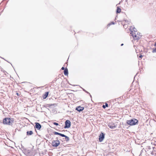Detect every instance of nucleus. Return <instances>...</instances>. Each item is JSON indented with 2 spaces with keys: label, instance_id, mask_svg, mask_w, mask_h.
<instances>
[{
  "label": "nucleus",
  "instance_id": "nucleus-14",
  "mask_svg": "<svg viewBox=\"0 0 156 156\" xmlns=\"http://www.w3.org/2000/svg\"><path fill=\"white\" fill-rule=\"evenodd\" d=\"M121 9L120 8L118 7L117 10V12L119 13L121 12Z\"/></svg>",
  "mask_w": 156,
  "mask_h": 156
},
{
  "label": "nucleus",
  "instance_id": "nucleus-16",
  "mask_svg": "<svg viewBox=\"0 0 156 156\" xmlns=\"http://www.w3.org/2000/svg\"><path fill=\"white\" fill-rule=\"evenodd\" d=\"M105 106H106V107H108V104L105 103V105H103L102 107L104 108H105Z\"/></svg>",
  "mask_w": 156,
  "mask_h": 156
},
{
  "label": "nucleus",
  "instance_id": "nucleus-7",
  "mask_svg": "<svg viewBox=\"0 0 156 156\" xmlns=\"http://www.w3.org/2000/svg\"><path fill=\"white\" fill-rule=\"evenodd\" d=\"M76 109L78 112H80L83 111L84 109V108L80 106H79L76 107Z\"/></svg>",
  "mask_w": 156,
  "mask_h": 156
},
{
  "label": "nucleus",
  "instance_id": "nucleus-13",
  "mask_svg": "<svg viewBox=\"0 0 156 156\" xmlns=\"http://www.w3.org/2000/svg\"><path fill=\"white\" fill-rule=\"evenodd\" d=\"M27 134L29 135H31L33 134V132L32 131H30L29 132H27Z\"/></svg>",
  "mask_w": 156,
  "mask_h": 156
},
{
  "label": "nucleus",
  "instance_id": "nucleus-15",
  "mask_svg": "<svg viewBox=\"0 0 156 156\" xmlns=\"http://www.w3.org/2000/svg\"><path fill=\"white\" fill-rule=\"evenodd\" d=\"M63 137H65V138L66 139V141H68L69 140V138L67 136H66L65 135V136H63Z\"/></svg>",
  "mask_w": 156,
  "mask_h": 156
},
{
  "label": "nucleus",
  "instance_id": "nucleus-12",
  "mask_svg": "<svg viewBox=\"0 0 156 156\" xmlns=\"http://www.w3.org/2000/svg\"><path fill=\"white\" fill-rule=\"evenodd\" d=\"M48 92H46L45 94L44 95V99L46 98L47 97V96H48Z\"/></svg>",
  "mask_w": 156,
  "mask_h": 156
},
{
  "label": "nucleus",
  "instance_id": "nucleus-10",
  "mask_svg": "<svg viewBox=\"0 0 156 156\" xmlns=\"http://www.w3.org/2000/svg\"><path fill=\"white\" fill-rule=\"evenodd\" d=\"M54 134H55V135H59L61 136H62V137L65 136V135H64L63 134H62L60 133H58L57 132H55Z\"/></svg>",
  "mask_w": 156,
  "mask_h": 156
},
{
  "label": "nucleus",
  "instance_id": "nucleus-6",
  "mask_svg": "<svg viewBox=\"0 0 156 156\" xmlns=\"http://www.w3.org/2000/svg\"><path fill=\"white\" fill-rule=\"evenodd\" d=\"M104 135L103 133L100 134L99 136V140L100 142H102L104 138Z\"/></svg>",
  "mask_w": 156,
  "mask_h": 156
},
{
  "label": "nucleus",
  "instance_id": "nucleus-22",
  "mask_svg": "<svg viewBox=\"0 0 156 156\" xmlns=\"http://www.w3.org/2000/svg\"><path fill=\"white\" fill-rule=\"evenodd\" d=\"M123 44H121V46H122L123 45Z\"/></svg>",
  "mask_w": 156,
  "mask_h": 156
},
{
  "label": "nucleus",
  "instance_id": "nucleus-19",
  "mask_svg": "<svg viewBox=\"0 0 156 156\" xmlns=\"http://www.w3.org/2000/svg\"><path fill=\"white\" fill-rule=\"evenodd\" d=\"M53 124L56 126H58V124L56 122H54Z\"/></svg>",
  "mask_w": 156,
  "mask_h": 156
},
{
  "label": "nucleus",
  "instance_id": "nucleus-11",
  "mask_svg": "<svg viewBox=\"0 0 156 156\" xmlns=\"http://www.w3.org/2000/svg\"><path fill=\"white\" fill-rule=\"evenodd\" d=\"M64 74L65 75H67L68 74V70L67 69H66L64 72Z\"/></svg>",
  "mask_w": 156,
  "mask_h": 156
},
{
  "label": "nucleus",
  "instance_id": "nucleus-17",
  "mask_svg": "<svg viewBox=\"0 0 156 156\" xmlns=\"http://www.w3.org/2000/svg\"><path fill=\"white\" fill-rule=\"evenodd\" d=\"M152 52L154 53L156 52V48L153 49L152 51Z\"/></svg>",
  "mask_w": 156,
  "mask_h": 156
},
{
  "label": "nucleus",
  "instance_id": "nucleus-4",
  "mask_svg": "<svg viewBox=\"0 0 156 156\" xmlns=\"http://www.w3.org/2000/svg\"><path fill=\"white\" fill-rule=\"evenodd\" d=\"M60 144V142L58 140H53L52 142V144L53 147H56Z\"/></svg>",
  "mask_w": 156,
  "mask_h": 156
},
{
  "label": "nucleus",
  "instance_id": "nucleus-3",
  "mask_svg": "<svg viewBox=\"0 0 156 156\" xmlns=\"http://www.w3.org/2000/svg\"><path fill=\"white\" fill-rule=\"evenodd\" d=\"M3 122L4 124L11 125L13 122V121L9 118H6L3 119Z\"/></svg>",
  "mask_w": 156,
  "mask_h": 156
},
{
  "label": "nucleus",
  "instance_id": "nucleus-21",
  "mask_svg": "<svg viewBox=\"0 0 156 156\" xmlns=\"http://www.w3.org/2000/svg\"><path fill=\"white\" fill-rule=\"evenodd\" d=\"M61 69L62 70H64V67H62Z\"/></svg>",
  "mask_w": 156,
  "mask_h": 156
},
{
  "label": "nucleus",
  "instance_id": "nucleus-2",
  "mask_svg": "<svg viewBox=\"0 0 156 156\" xmlns=\"http://www.w3.org/2000/svg\"><path fill=\"white\" fill-rule=\"evenodd\" d=\"M138 122V120L136 119H131L129 120H128L127 123L129 125L131 126L135 125Z\"/></svg>",
  "mask_w": 156,
  "mask_h": 156
},
{
  "label": "nucleus",
  "instance_id": "nucleus-1",
  "mask_svg": "<svg viewBox=\"0 0 156 156\" xmlns=\"http://www.w3.org/2000/svg\"><path fill=\"white\" fill-rule=\"evenodd\" d=\"M130 30L131 31L130 34L134 39L137 40L140 38V36L136 34L137 33L135 27H131L130 28Z\"/></svg>",
  "mask_w": 156,
  "mask_h": 156
},
{
  "label": "nucleus",
  "instance_id": "nucleus-20",
  "mask_svg": "<svg viewBox=\"0 0 156 156\" xmlns=\"http://www.w3.org/2000/svg\"><path fill=\"white\" fill-rule=\"evenodd\" d=\"M142 56H143V55H141L139 56V58H141L142 57Z\"/></svg>",
  "mask_w": 156,
  "mask_h": 156
},
{
  "label": "nucleus",
  "instance_id": "nucleus-8",
  "mask_svg": "<svg viewBox=\"0 0 156 156\" xmlns=\"http://www.w3.org/2000/svg\"><path fill=\"white\" fill-rule=\"evenodd\" d=\"M35 127L37 129H40L41 128V126L39 123L36 122L35 123Z\"/></svg>",
  "mask_w": 156,
  "mask_h": 156
},
{
  "label": "nucleus",
  "instance_id": "nucleus-9",
  "mask_svg": "<svg viewBox=\"0 0 156 156\" xmlns=\"http://www.w3.org/2000/svg\"><path fill=\"white\" fill-rule=\"evenodd\" d=\"M108 126L112 129H115L116 127L114 124H109L108 125Z\"/></svg>",
  "mask_w": 156,
  "mask_h": 156
},
{
  "label": "nucleus",
  "instance_id": "nucleus-5",
  "mask_svg": "<svg viewBox=\"0 0 156 156\" xmlns=\"http://www.w3.org/2000/svg\"><path fill=\"white\" fill-rule=\"evenodd\" d=\"M71 126V122L69 120H67L65 122V128H69Z\"/></svg>",
  "mask_w": 156,
  "mask_h": 156
},
{
  "label": "nucleus",
  "instance_id": "nucleus-18",
  "mask_svg": "<svg viewBox=\"0 0 156 156\" xmlns=\"http://www.w3.org/2000/svg\"><path fill=\"white\" fill-rule=\"evenodd\" d=\"M112 24H114V22H112V23H110L109 24H108V26H110V25H111Z\"/></svg>",
  "mask_w": 156,
  "mask_h": 156
}]
</instances>
